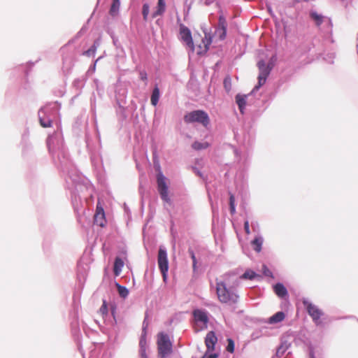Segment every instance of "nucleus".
<instances>
[{
	"label": "nucleus",
	"mask_w": 358,
	"mask_h": 358,
	"mask_svg": "<svg viewBox=\"0 0 358 358\" xmlns=\"http://www.w3.org/2000/svg\"><path fill=\"white\" fill-rule=\"evenodd\" d=\"M46 143L53 163L59 171L66 175L65 180L66 183L69 185L70 182L72 183L68 188L71 190V196L73 208L78 211L80 205V198L76 190H77L80 177L76 173L68 149L64 145L62 131H57L49 135Z\"/></svg>",
	"instance_id": "f257e3e1"
},
{
	"label": "nucleus",
	"mask_w": 358,
	"mask_h": 358,
	"mask_svg": "<svg viewBox=\"0 0 358 358\" xmlns=\"http://www.w3.org/2000/svg\"><path fill=\"white\" fill-rule=\"evenodd\" d=\"M85 143L92 166L96 171H100L103 167V160L101 155V145L99 135L96 133L91 135L86 132Z\"/></svg>",
	"instance_id": "f03ea898"
},
{
	"label": "nucleus",
	"mask_w": 358,
	"mask_h": 358,
	"mask_svg": "<svg viewBox=\"0 0 358 358\" xmlns=\"http://www.w3.org/2000/svg\"><path fill=\"white\" fill-rule=\"evenodd\" d=\"M216 293L218 300L222 303L235 306L239 299V296L235 289L228 288L224 281H216ZM234 308L236 307H234Z\"/></svg>",
	"instance_id": "7ed1b4c3"
},
{
	"label": "nucleus",
	"mask_w": 358,
	"mask_h": 358,
	"mask_svg": "<svg viewBox=\"0 0 358 358\" xmlns=\"http://www.w3.org/2000/svg\"><path fill=\"white\" fill-rule=\"evenodd\" d=\"M157 350L160 358H166L173 352V343L169 336L162 331L157 334Z\"/></svg>",
	"instance_id": "20e7f679"
},
{
	"label": "nucleus",
	"mask_w": 358,
	"mask_h": 358,
	"mask_svg": "<svg viewBox=\"0 0 358 358\" xmlns=\"http://www.w3.org/2000/svg\"><path fill=\"white\" fill-rule=\"evenodd\" d=\"M302 303L314 324L317 327L323 326L321 317L324 315V313L306 298L302 299Z\"/></svg>",
	"instance_id": "39448f33"
},
{
	"label": "nucleus",
	"mask_w": 358,
	"mask_h": 358,
	"mask_svg": "<svg viewBox=\"0 0 358 358\" xmlns=\"http://www.w3.org/2000/svg\"><path fill=\"white\" fill-rule=\"evenodd\" d=\"M257 66L259 71L258 83L251 91V94H255L262 85L265 84L267 77L269 76L273 69V65L271 64H266L264 59H261L257 62Z\"/></svg>",
	"instance_id": "423d86ee"
},
{
	"label": "nucleus",
	"mask_w": 358,
	"mask_h": 358,
	"mask_svg": "<svg viewBox=\"0 0 358 358\" xmlns=\"http://www.w3.org/2000/svg\"><path fill=\"white\" fill-rule=\"evenodd\" d=\"M184 121L187 124L200 123L203 127H207L210 123V118L206 112L202 110H196L187 113L184 116Z\"/></svg>",
	"instance_id": "0eeeda50"
},
{
	"label": "nucleus",
	"mask_w": 358,
	"mask_h": 358,
	"mask_svg": "<svg viewBox=\"0 0 358 358\" xmlns=\"http://www.w3.org/2000/svg\"><path fill=\"white\" fill-rule=\"evenodd\" d=\"M157 189L160 194L161 199L166 203H169L171 201V199L169 196V186L166 183L167 178L164 176V175L159 172L157 174Z\"/></svg>",
	"instance_id": "6e6552de"
},
{
	"label": "nucleus",
	"mask_w": 358,
	"mask_h": 358,
	"mask_svg": "<svg viewBox=\"0 0 358 358\" xmlns=\"http://www.w3.org/2000/svg\"><path fill=\"white\" fill-rule=\"evenodd\" d=\"M158 266L162 274L164 280H166L167 273L169 271V261L167 252L164 248H159L158 253Z\"/></svg>",
	"instance_id": "1a4fd4ad"
},
{
	"label": "nucleus",
	"mask_w": 358,
	"mask_h": 358,
	"mask_svg": "<svg viewBox=\"0 0 358 358\" xmlns=\"http://www.w3.org/2000/svg\"><path fill=\"white\" fill-rule=\"evenodd\" d=\"M180 35L181 41L189 48L192 52H194L195 48L190 29L181 24L180 25Z\"/></svg>",
	"instance_id": "9d476101"
},
{
	"label": "nucleus",
	"mask_w": 358,
	"mask_h": 358,
	"mask_svg": "<svg viewBox=\"0 0 358 358\" xmlns=\"http://www.w3.org/2000/svg\"><path fill=\"white\" fill-rule=\"evenodd\" d=\"M61 105L58 101L50 102L41 107L39 110H43V114L46 116L54 117L59 111Z\"/></svg>",
	"instance_id": "9b49d317"
},
{
	"label": "nucleus",
	"mask_w": 358,
	"mask_h": 358,
	"mask_svg": "<svg viewBox=\"0 0 358 358\" xmlns=\"http://www.w3.org/2000/svg\"><path fill=\"white\" fill-rule=\"evenodd\" d=\"M194 319L196 323L201 322L203 324L204 328H207L209 322L208 312L206 310L194 309L192 312Z\"/></svg>",
	"instance_id": "f8f14e48"
},
{
	"label": "nucleus",
	"mask_w": 358,
	"mask_h": 358,
	"mask_svg": "<svg viewBox=\"0 0 358 358\" xmlns=\"http://www.w3.org/2000/svg\"><path fill=\"white\" fill-rule=\"evenodd\" d=\"M310 17L315 22L317 27H320L324 22L330 25V17L317 13V11L311 10L309 13Z\"/></svg>",
	"instance_id": "ddd939ff"
},
{
	"label": "nucleus",
	"mask_w": 358,
	"mask_h": 358,
	"mask_svg": "<svg viewBox=\"0 0 358 358\" xmlns=\"http://www.w3.org/2000/svg\"><path fill=\"white\" fill-rule=\"evenodd\" d=\"M217 342V338L213 331H209L205 338V344L208 352L215 350V346Z\"/></svg>",
	"instance_id": "4468645a"
},
{
	"label": "nucleus",
	"mask_w": 358,
	"mask_h": 358,
	"mask_svg": "<svg viewBox=\"0 0 358 358\" xmlns=\"http://www.w3.org/2000/svg\"><path fill=\"white\" fill-rule=\"evenodd\" d=\"M94 222L95 224L101 227H103L105 226L106 220L105 217V212L102 207H96V213L94 217Z\"/></svg>",
	"instance_id": "2eb2a0df"
},
{
	"label": "nucleus",
	"mask_w": 358,
	"mask_h": 358,
	"mask_svg": "<svg viewBox=\"0 0 358 358\" xmlns=\"http://www.w3.org/2000/svg\"><path fill=\"white\" fill-rule=\"evenodd\" d=\"M74 63L75 62L72 57H63L62 71L65 76H67L71 74Z\"/></svg>",
	"instance_id": "dca6fc26"
},
{
	"label": "nucleus",
	"mask_w": 358,
	"mask_h": 358,
	"mask_svg": "<svg viewBox=\"0 0 358 358\" xmlns=\"http://www.w3.org/2000/svg\"><path fill=\"white\" fill-rule=\"evenodd\" d=\"M87 80V76L83 75L80 78H76L73 81L72 86L78 92V94L81 93V91L84 88Z\"/></svg>",
	"instance_id": "f3484780"
},
{
	"label": "nucleus",
	"mask_w": 358,
	"mask_h": 358,
	"mask_svg": "<svg viewBox=\"0 0 358 358\" xmlns=\"http://www.w3.org/2000/svg\"><path fill=\"white\" fill-rule=\"evenodd\" d=\"M38 116L40 124L44 128L52 127V118L50 116H46L43 114V110H39L38 112Z\"/></svg>",
	"instance_id": "a211bd4d"
},
{
	"label": "nucleus",
	"mask_w": 358,
	"mask_h": 358,
	"mask_svg": "<svg viewBox=\"0 0 358 358\" xmlns=\"http://www.w3.org/2000/svg\"><path fill=\"white\" fill-rule=\"evenodd\" d=\"M248 95L246 94H238L235 96L236 103L238 106V109L241 114H244V110L245 109L246 103H247V97Z\"/></svg>",
	"instance_id": "6ab92c4d"
},
{
	"label": "nucleus",
	"mask_w": 358,
	"mask_h": 358,
	"mask_svg": "<svg viewBox=\"0 0 358 358\" xmlns=\"http://www.w3.org/2000/svg\"><path fill=\"white\" fill-rule=\"evenodd\" d=\"M273 289L275 294L280 298H285L288 296V291L282 282H277L273 286Z\"/></svg>",
	"instance_id": "aec40b11"
},
{
	"label": "nucleus",
	"mask_w": 358,
	"mask_h": 358,
	"mask_svg": "<svg viewBox=\"0 0 358 358\" xmlns=\"http://www.w3.org/2000/svg\"><path fill=\"white\" fill-rule=\"evenodd\" d=\"M218 27L222 31V34L220 35V38L224 40L227 36V23L225 17L222 14L219 15Z\"/></svg>",
	"instance_id": "412c9836"
},
{
	"label": "nucleus",
	"mask_w": 358,
	"mask_h": 358,
	"mask_svg": "<svg viewBox=\"0 0 358 358\" xmlns=\"http://www.w3.org/2000/svg\"><path fill=\"white\" fill-rule=\"evenodd\" d=\"M166 11V2L164 0H158L156 10L152 13V17L155 18L157 16L162 15Z\"/></svg>",
	"instance_id": "4be33fe9"
},
{
	"label": "nucleus",
	"mask_w": 358,
	"mask_h": 358,
	"mask_svg": "<svg viewBox=\"0 0 358 358\" xmlns=\"http://www.w3.org/2000/svg\"><path fill=\"white\" fill-rule=\"evenodd\" d=\"M101 45V40L100 38L96 39L92 45L87 50L84 51L82 55L87 56V57H93L96 54L97 48Z\"/></svg>",
	"instance_id": "5701e85b"
},
{
	"label": "nucleus",
	"mask_w": 358,
	"mask_h": 358,
	"mask_svg": "<svg viewBox=\"0 0 358 358\" xmlns=\"http://www.w3.org/2000/svg\"><path fill=\"white\" fill-rule=\"evenodd\" d=\"M285 317V314L283 311H278L275 313L273 315L270 317L267 321H265L266 323L268 324H277L282 322Z\"/></svg>",
	"instance_id": "b1692460"
},
{
	"label": "nucleus",
	"mask_w": 358,
	"mask_h": 358,
	"mask_svg": "<svg viewBox=\"0 0 358 358\" xmlns=\"http://www.w3.org/2000/svg\"><path fill=\"white\" fill-rule=\"evenodd\" d=\"M263 243L264 238L261 235L255 236V238L252 241V246L256 252L259 253L262 251Z\"/></svg>",
	"instance_id": "393cba45"
},
{
	"label": "nucleus",
	"mask_w": 358,
	"mask_h": 358,
	"mask_svg": "<svg viewBox=\"0 0 358 358\" xmlns=\"http://www.w3.org/2000/svg\"><path fill=\"white\" fill-rule=\"evenodd\" d=\"M123 266V260L119 257H115L113 266V272L115 276H118L120 274Z\"/></svg>",
	"instance_id": "a878e982"
},
{
	"label": "nucleus",
	"mask_w": 358,
	"mask_h": 358,
	"mask_svg": "<svg viewBox=\"0 0 358 358\" xmlns=\"http://www.w3.org/2000/svg\"><path fill=\"white\" fill-rule=\"evenodd\" d=\"M159 98H160L159 88L157 85H155V86L154 87V88L152 90L151 98H150L152 105L154 106H156L159 103Z\"/></svg>",
	"instance_id": "bb28decb"
},
{
	"label": "nucleus",
	"mask_w": 358,
	"mask_h": 358,
	"mask_svg": "<svg viewBox=\"0 0 358 358\" xmlns=\"http://www.w3.org/2000/svg\"><path fill=\"white\" fill-rule=\"evenodd\" d=\"M120 7V0H113L109 13L112 16L116 15L119 13Z\"/></svg>",
	"instance_id": "cd10ccee"
},
{
	"label": "nucleus",
	"mask_w": 358,
	"mask_h": 358,
	"mask_svg": "<svg viewBox=\"0 0 358 358\" xmlns=\"http://www.w3.org/2000/svg\"><path fill=\"white\" fill-rule=\"evenodd\" d=\"M259 276L257 273L251 269H247L241 276V279L244 280H254L256 277Z\"/></svg>",
	"instance_id": "c85d7f7f"
},
{
	"label": "nucleus",
	"mask_w": 358,
	"mask_h": 358,
	"mask_svg": "<svg viewBox=\"0 0 358 358\" xmlns=\"http://www.w3.org/2000/svg\"><path fill=\"white\" fill-rule=\"evenodd\" d=\"M115 285L117 286L118 294H119L120 296H121L123 299L127 298L129 293V289L125 286L120 285L117 282H115Z\"/></svg>",
	"instance_id": "c756f323"
},
{
	"label": "nucleus",
	"mask_w": 358,
	"mask_h": 358,
	"mask_svg": "<svg viewBox=\"0 0 358 358\" xmlns=\"http://www.w3.org/2000/svg\"><path fill=\"white\" fill-rule=\"evenodd\" d=\"M333 23L330 18V25L324 22L322 25L319 28L322 32L327 35H331L332 34Z\"/></svg>",
	"instance_id": "7c9ffc66"
},
{
	"label": "nucleus",
	"mask_w": 358,
	"mask_h": 358,
	"mask_svg": "<svg viewBox=\"0 0 358 358\" xmlns=\"http://www.w3.org/2000/svg\"><path fill=\"white\" fill-rule=\"evenodd\" d=\"M209 143L208 142H199V141H194L192 144V148L195 150H201L206 149L208 148Z\"/></svg>",
	"instance_id": "2f4dec72"
},
{
	"label": "nucleus",
	"mask_w": 358,
	"mask_h": 358,
	"mask_svg": "<svg viewBox=\"0 0 358 358\" xmlns=\"http://www.w3.org/2000/svg\"><path fill=\"white\" fill-rule=\"evenodd\" d=\"M101 58H102V57H99L98 59H96L94 62V63L89 67L88 70L87 71V72L85 73V74L84 76H87V78H88L89 76L92 75L96 71V63Z\"/></svg>",
	"instance_id": "473e14b6"
},
{
	"label": "nucleus",
	"mask_w": 358,
	"mask_h": 358,
	"mask_svg": "<svg viewBox=\"0 0 358 358\" xmlns=\"http://www.w3.org/2000/svg\"><path fill=\"white\" fill-rule=\"evenodd\" d=\"M229 210L231 214L234 215L236 213L235 197L231 192H229Z\"/></svg>",
	"instance_id": "72a5a7b5"
},
{
	"label": "nucleus",
	"mask_w": 358,
	"mask_h": 358,
	"mask_svg": "<svg viewBox=\"0 0 358 358\" xmlns=\"http://www.w3.org/2000/svg\"><path fill=\"white\" fill-rule=\"evenodd\" d=\"M227 350L230 353H234L235 350V343L234 341L231 338H227Z\"/></svg>",
	"instance_id": "f704fd0d"
},
{
	"label": "nucleus",
	"mask_w": 358,
	"mask_h": 358,
	"mask_svg": "<svg viewBox=\"0 0 358 358\" xmlns=\"http://www.w3.org/2000/svg\"><path fill=\"white\" fill-rule=\"evenodd\" d=\"M149 12H150L149 4L145 3L143 5V8H142V15H143V17L144 20H148Z\"/></svg>",
	"instance_id": "c9c22d12"
},
{
	"label": "nucleus",
	"mask_w": 358,
	"mask_h": 358,
	"mask_svg": "<svg viewBox=\"0 0 358 358\" xmlns=\"http://www.w3.org/2000/svg\"><path fill=\"white\" fill-rule=\"evenodd\" d=\"M189 252L190 257H191V258L192 259V268H193V271H196V268H197V266H196L197 260H196L195 254H194V251L192 250H190L189 251Z\"/></svg>",
	"instance_id": "e433bc0d"
},
{
	"label": "nucleus",
	"mask_w": 358,
	"mask_h": 358,
	"mask_svg": "<svg viewBox=\"0 0 358 358\" xmlns=\"http://www.w3.org/2000/svg\"><path fill=\"white\" fill-rule=\"evenodd\" d=\"M287 350V347H284V343H281V345L278 348L275 355L277 357H281L284 355V353Z\"/></svg>",
	"instance_id": "4c0bfd02"
},
{
	"label": "nucleus",
	"mask_w": 358,
	"mask_h": 358,
	"mask_svg": "<svg viewBox=\"0 0 358 358\" xmlns=\"http://www.w3.org/2000/svg\"><path fill=\"white\" fill-rule=\"evenodd\" d=\"M262 271H263V274L265 276L271 277V278L273 277L272 271L267 267V266L263 265Z\"/></svg>",
	"instance_id": "58836bf2"
},
{
	"label": "nucleus",
	"mask_w": 358,
	"mask_h": 358,
	"mask_svg": "<svg viewBox=\"0 0 358 358\" xmlns=\"http://www.w3.org/2000/svg\"><path fill=\"white\" fill-rule=\"evenodd\" d=\"M224 86L226 90L229 91L231 89V78L230 77H227L224 80Z\"/></svg>",
	"instance_id": "ea45409f"
},
{
	"label": "nucleus",
	"mask_w": 358,
	"mask_h": 358,
	"mask_svg": "<svg viewBox=\"0 0 358 358\" xmlns=\"http://www.w3.org/2000/svg\"><path fill=\"white\" fill-rule=\"evenodd\" d=\"M145 335L143 334L140 339L139 345H140V350L146 349V341L144 338V336Z\"/></svg>",
	"instance_id": "a19ab883"
},
{
	"label": "nucleus",
	"mask_w": 358,
	"mask_h": 358,
	"mask_svg": "<svg viewBox=\"0 0 358 358\" xmlns=\"http://www.w3.org/2000/svg\"><path fill=\"white\" fill-rule=\"evenodd\" d=\"M113 43L117 49L120 48L122 50V46L121 43H120L117 37H113Z\"/></svg>",
	"instance_id": "79ce46f5"
},
{
	"label": "nucleus",
	"mask_w": 358,
	"mask_h": 358,
	"mask_svg": "<svg viewBox=\"0 0 358 358\" xmlns=\"http://www.w3.org/2000/svg\"><path fill=\"white\" fill-rule=\"evenodd\" d=\"M192 169L194 171V172L199 176L202 179H204L205 178V176L203 175V173L196 167L195 166H192Z\"/></svg>",
	"instance_id": "37998d69"
},
{
	"label": "nucleus",
	"mask_w": 358,
	"mask_h": 358,
	"mask_svg": "<svg viewBox=\"0 0 358 358\" xmlns=\"http://www.w3.org/2000/svg\"><path fill=\"white\" fill-rule=\"evenodd\" d=\"M140 78L141 80L146 82L148 80V74L145 71L143 70L140 71Z\"/></svg>",
	"instance_id": "c03bdc74"
},
{
	"label": "nucleus",
	"mask_w": 358,
	"mask_h": 358,
	"mask_svg": "<svg viewBox=\"0 0 358 358\" xmlns=\"http://www.w3.org/2000/svg\"><path fill=\"white\" fill-rule=\"evenodd\" d=\"M244 229L247 234H250V224H249L248 220H245L244 222Z\"/></svg>",
	"instance_id": "a18cd8bd"
},
{
	"label": "nucleus",
	"mask_w": 358,
	"mask_h": 358,
	"mask_svg": "<svg viewBox=\"0 0 358 358\" xmlns=\"http://www.w3.org/2000/svg\"><path fill=\"white\" fill-rule=\"evenodd\" d=\"M148 327V322H147V317H145L143 322V333L146 334V331Z\"/></svg>",
	"instance_id": "49530a36"
},
{
	"label": "nucleus",
	"mask_w": 358,
	"mask_h": 358,
	"mask_svg": "<svg viewBox=\"0 0 358 358\" xmlns=\"http://www.w3.org/2000/svg\"><path fill=\"white\" fill-rule=\"evenodd\" d=\"M141 358H148L146 354V349L139 350Z\"/></svg>",
	"instance_id": "de8ad7c7"
},
{
	"label": "nucleus",
	"mask_w": 358,
	"mask_h": 358,
	"mask_svg": "<svg viewBox=\"0 0 358 358\" xmlns=\"http://www.w3.org/2000/svg\"><path fill=\"white\" fill-rule=\"evenodd\" d=\"M29 135V131L28 129H26L24 134H22V140L25 141Z\"/></svg>",
	"instance_id": "09e8293b"
},
{
	"label": "nucleus",
	"mask_w": 358,
	"mask_h": 358,
	"mask_svg": "<svg viewBox=\"0 0 358 358\" xmlns=\"http://www.w3.org/2000/svg\"><path fill=\"white\" fill-rule=\"evenodd\" d=\"M107 310H108V308H107V305L106 303V301H103V305L101 307L100 310L102 311L103 313H104L105 312H107Z\"/></svg>",
	"instance_id": "8fccbe9b"
},
{
	"label": "nucleus",
	"mask_w": 358,
	"mask_h": 358,
	"mask_svg": "<svg viewBox=\"0 0 358 358\" xmlns=\"http://www.w3.org/2000/svg\"><path fill=\"white\" fill-rule=\"evenodd\" d=\"M94 83L96 85V90H97L98 93L99 94L100 90H99V80H98V79H94Z\"/></svg>",
	"instance_id": "3c124183"
},
{
	"label": "nucleus",
	"mask_w": 358,
	"mask_h": 358,
	"mask_svg": "<svg viewBox=\"0 0 358 358\" xmlns=\"http://www.w3.org/2000/svg\"><path fill=\"white\" fill-rule=\"evenodd\" d=\"M218 357V355L216 354V353H211L210 355H209L206 358H217Z\"/></svg>",
	"instance_id": "603ef678"
},
{
	"label": "nucleus",
	"mask_w": 358,
	"mask_h": 358,
	"mask_svg": "<svg viewBox=\"0 0 358 358\" xmlns=\"http://www.w3.org/2000/svg\"><path fill=\"white\" fill-rule=\"evenodd\" d=\"M335 57V55L334 53L331 54L329 58L331 59V60L329 62V63H331L333 64L334 63V59Z\"/></svg>",
	"instance_id": "864d4df0"
},
{
	"label": "nucleus",
	"mask_w": 358,
	"mask_h": 358,
	"mask_svg": "<svg viewBox=\"0 0 358 358\" xmlns=\"http://www.w3.org/2000/svg\"><path fill=\"white\" fill-rule=\"evenodd\" d=\"M310 358H315L314 352L313 350L310 352Z\"/></svg>",
	"instance_id": "5fc2aeb1"
},
{
	"label": "nucleus",
	"mask_w": 358,
	"mask_h": 358,
	"mask_svg": "<svg viewBox=\"0 0 358 358\" xmlns=\"http://www.w3.org/2000/svg\"><path fill=\"white\" fill-rule=\"evenodd\" d=\"M108 34H110V37H111L112 40H113V37H117V36L115 35V34H114V32H113V31L108 32Z\"/></svg>",
	"instance_id": "6e6d98bb"
},
{
	"label": "nucleus",
	"mask_w": 358,
	"mask_h": 358,
	"mask_svg": "<svg viewBox=\"0 0 358 358\" xmlns=\"http://www.w3.org/2000/svg\"><path fill=\"white\" fill-rule=\"evenodd\" d=\"M34 63L30 62L28 63L27 67L31 69V68H32L34 66Z\"/></svg>",
	"instance_id": "4d7b16f0"
},
{
	"label": "nucleus",
	"mask_w": 358,
	"mask_h": 358,
	"mask_svg": "<svg viewBox=\"0 0 358 358\" xmlns=\"http://www.w3.org/2000/svg\"><path fill=\"white\" fill-rule=\"evenodd\" d=\"M234 154L236 157L240 155V152L237 149H234Z\"/></svg>",
	"instance_id": "13d9d810"
},
{
	"label": "nucleus",
	"mask_w": 358,
	"mask_h": 358,
	"mask_svg": "<svg viewBox=\"0 0 358 358\" xmlns=\"http://www.w3.org/2000/svg\"><path fill=\"white\" fill-rule=\"evenodd\" d=\"M281 343H284V347H287V350L289 348L290 344L287 342H282Z\"/></svg>",
	"instance_id": "bf43d9fd"
},
{
	"label": "nucleus",
	"mask_w": 358,
	"mask_h": 358,
	"mask_svg": "<svg viewBox=\"0 0 358 358\" xmlns=\"http://www.w3.org/2000/svg\"><path fill=\"white\" fill-rule=\"evenodd\" d=\"M124 210L126 213H129V209L127 206H126V205L124 204Z\"/></svg>",
	"instance_id": "052dcab7"
},
{
	"label": "nucleus",
	"mask_w": 358,
	"mask_h": 358,
	"mask_svg": "<svg viewBox=\"0 0 358 358\" xmlns=\"http://www.w3.org/2000/svg\"><path fill=\"white\" fill-rule=\"evenodd\" d=\"M24 73H25L26 76H28V74H29V69L27 68L25 69Z\"/></svg>",
	"instance_id": "680f3d73"
},
{
	"label": "nucleus",
	"mask_w": 358,
	"mask_h": 358,
	"mask_svg": "<svg viewBox=\"0 0 358 358\" xmlns=\"http://www.w3.org/2000/svg\"><path fill=\"white\" fill-rule=\"evenodd\" d=\"M280 357H277V355H275L274 356L272 357V358H279Z\"/></svg>",
	"instance_id": "e2e57ef3"
},
{
	"label": "nucleus",
	"mask_w": 358,
	"mask_h": 358,
	"mask_svg": "<svg viewBox=\"0 0 358 358\" xmlns=\"http://www.w3.org/2000/svg\"><path fill=\"white\" fill-rule=\"evenodd\" d=\"M115 311V309L112 310V314H113V315H114Z\"/></svg>",
	"instance_id": "0e129e2a"
},
{
	"label": "nucleus",
	"mask_w": 358,
	"mask_h": 358,
	"mask_svg": "<svg viewBox=\"0 0 358 358\" xmlns=\"http://www.w3.org/2000/svg\"><path fill=\"white\" fill-rule=\"evenodd\" d=\"M80 32H81V31H80L79 32H78V34H77V36H78L80 35Z\"/></svg>",
	"instance_id": "69168bd1"
},
{
	"label": "nucleus",
	"mask_w": 358,
	"mask_h": 358,
	"mask_svg": "<svg viewBox=\"0 0 358 358\" xmlns=\"http://www.w3.org/2000/svg\"><path fill=\"white\" fill-rule=\"evenodd\" d=\"M352 317H353L352 316H348L346 318H352Z\"/></svg>",
	"instance_id": "338daca9"
},
{
	"label": "nucleus",
	"mask_w": 358,
	"mask_h": 358,
	"mask_svg": "<svg viewBox=\"0 0 358 358\" xmlns=\"http://www.w3.org/2000/svg\"><path fill=\"white\" fill-rule=\"evenodd\" d=\"M305 1H308V0H304Z\"/></svg>",
	"instance_id": "774afa93"
}]
</instances>
